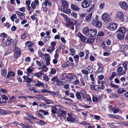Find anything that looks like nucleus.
<instances>
[{
  "instance_id": "f03ea898",
  "label": "nucleus",
  "mask_w": 128,
  "mask_h": 128,
  "mask_svg": "<svg viewBox=\"0 0 128 128\" xmlns=\"http://www.w3.org/2000/svg\"><path fill=\"white\" fill-rule=\"evenodd\" d=\"M92 24L94 26L99 28H101L102 26V23L98 20V16H97L92 21Z\"/></svg>"
},
{
  "instance_id": "864d4df0",
  "label": "nucleus",
  "mask_w": 128,
  "mask_h": 128,
  "mask_svg": "<svg viewBox=\"0 0 128 128\" xmlns=\"http://www.w3.org/2000/svg\"><path fill=\"white\" fill-rule=\"evenodd\" d=\"M53 103L54 102L53 101L48 99L46 104H53Z\"/></svg>"
},
{
  "instance_id": "c85d7f7f",
  "label": "nucleus",
  "mask_w": 128,
  "mask_h": 128,
  "mask_svg": "<svg viewBox=\"0 0 128 128\" xmlns=\"http://www.w3.org/2000/svg\"><path fill=\"white\" fill-rule=\"evenodd\" d=\"M67 22H69L70 24L71 25H74L76 23V22L75 20L73 19H70V20L69 18V20Z\"/></svg>"
},
{
  "instance_id": "de8ad7c7",
  "label": "nucleus",
  "mask_w": 128,
  "mask_h": 128,
  "mask_svg": "<svg viewBox=\"0 0 128 128\" xmlns=\"http://www.w3.org/2000/svg\"><path fill=\"white\" fill-rule=\"evenodd\" d=\"M81 72L83 74L88 75V71L86 70H81Z\"/></svg>"
},
{
  "instance_id": "79ce46f5",
  "label": "nucleus",
  "mask_w": 128,
  "mask_h": 128,
  "mask_svg": "<svg viewBox=\"0 0 128 128\" xmlns=\"http://www.w3.org/2000/svg\"><path fill=\"white\" fill-rule=\"evenodd\" d=\"M65 74H62L60 75V77L62 80H64L67 78V76L66 75L65 76Z\"/></svg>"
},
{
  "instance_id": "72a5a7b5",
  "label": "nucleus",
  "mask_w": 128,
  "mask_h": 128,
  "mask_svg": "<svg viewBox=\"0 0 128 128\" xmlns=\"http://www.w3.org/2000/svg\"><path fill=\"white\" fill-rule=\"evenodd\" d=\"M41 68L42 70V71L45 72H47L48 70V67L44 65L42 66L41 67Z\"/></svg>"
},
{
  "instance_id": "49530a36",
  "label": "nucleus",
  "mask_w": 128,
  "mask_h": 128,
  "mask_svg": "<svg viewBox=\"0 0 128 128\" xmlns=\"http://www.w3.org/2000/svg\"><path fill=\"white\" fill-rule=\"evenodd\" d=\"M66 62L67 63L68 66H74V64L73 63L69 61L67 62Z\"/></svg>"
},
{
  "instance_id": "052dcab7",
  "label": "nucleus",
  "mask_w": 128,
  "mask_h": 128,
  "mask_svg": "<svg viewBox=\"0 0 128 128\" xmlns=\"http://www.w3.org/2000/svg\"><path fill=\"white\" fill-rule=\"evenodd\" d=\"M71 15L75 18H76L77 17V14L75 12H74L71 14Z\"/></svg>"
},
{
  "instance_id": "09e8293b",
  "label": "nucleus",
  "mask_w": 128,
  "mask_h": 128,
  "mask_svg": "<svg viewBox=\"0 0 128 128\" xmlns=\"http://www.w3.org/2000/svg\"><path fill=\"white\" fill-rule=\"evenodd\" d=\"M50 59L45 60L44 62H45V64L46 65L48 66V65H49V64H50Z\"/></svg>"
},
{
  "instance_id": "6ab92c4d",
  "label": "nucleus",
  "mask_w": 128,
  "mask_h": 128,
  "mask_svg": "<svg viewBox=\"0 0 128 128\" xmlns=\"http://www.w3.org/2000/svg\"><path fill=\"white\" fill-rule=\"evenodd\" d=\"M71 8L74 10L75 11L78 10L80 9L76 5L73 4H71Z\"/></svg>"
},
{
  "instance_id": "ea45409f",
  "label": "nucleus",
  "mask_w": 128,
  "mask_h": 128,
  "mask_svg": "<svg viewBox=\"0 0 128 128\" xmlns=\"http://www.w3.org/2000/svg\"><path fill=\"white\" fill-rule=\"evenodd\" d=\"M48 93L51 94V95L54 96H57L58 95V94L57 93H56L55 92H52L50 91H49Z\"/></svg>"
},
{
  "instance_id": "aec40b11",
  "label": "nucleus",
  "mask_w": 128,
  "mask_h": 128,
  "mask_svg": "<svg viewBox=\"0 0 128 128\" xmlns=\"http://www.w3.org/2000/svg\"><path fill=\"white\" fill-rule=\"evenodd\" d=\"M126 30L124 27H122L118 29V32H119L124 34L126 32Z\"/></svg>"
},
{
  "instance_id": "4be33fe9",
  "label": "nucleus",
  "mask_w": 128,
  "mask_h": 128,
  "mask_svg": "<svg viewBox=\"0 0 128 128\" xmlns=\"http://www.w3.org/2000/svg\"><path fill=\"white\" fill-rule=\"evenodd\" d=\"M122 66L124 68V70L122 72V74H124L126 72V70H127V65L126 64L124 63L122 64Z\"/></svg>"
},
{
  "instance_id": "cd10ccee",
  "label": "nucleus",
  "mask_w": 128,
  "mask_h": 128,
  "mask_svg": "<svg viewBox=\"0 0 128 128\" xmlns=\"http://www.w3.org/2000/svg\"><path fill=\"white\" fill-rule=\"evenodd\" d=\"M8 114V112L6 110L0 109V115L2 114L4 115L7 114Z\"/></svg>"
},
{
  "instance_id": "4468645a",
  "label": "nucleus",
  "mask_w": 128,
  "mask_h": 128,
  "mask_svg": "<svg viewBox=\"0 0 128 128\" xmlns=\"http://www.w3.org/2000/svg\"><path fill=\"white\" fill-rule=\"evenodd\" d=\"M97 32V30L96 29L90 30L89 34H90L91 36H89L92 37L95 35L96 34Z\"/></svg>"
},
{
  "instance_id": "39448f33",
  "label": "nucleus",
  "mask_w": 128,
  "mask_h": 128,
  "mask_svg": "<svg viewBox=\"0 0 128 128\" xmlns=\"http://www.w3.org/2000/svg\"><path fill=\"white\" fill-rule=\"evenodd\" d=\"M6 40V37H4L2 40V43L4 45L7 46H9L12 43V40L10 38H7L6 43H5V41H4V40Z\"/></svg>"
},
{
  "instance_id": "f704fd0d",
  "label": "nucleus",
  "mask_w": 128,
  "mask_h": 128,
  "mask_svg": "<svg viewBox=\"0 0 128 128\" xmlns=\"http://www.w3.org/2000/svg\"><path fill=\"white\" fill-rule=\"evenodd\" d=\"M61 16H62L64 18V20L66 21L67 22L69 20V18L65 14L63 13L61 14Z\"/></svg>"
},
{
  "instance_id": "37998d69",
  "label": "nucleus",
  "mask_w": 128,
  "mask_h": 128,
  "mask_svg": "<svg viewBox=\"0 0 128 128\" xmlns=\"http://www.w3.org/2000/svg\"><path fill=\"white\" fill-rule=\"evenodd\" d=\"M70 51L71 53V54L72 56L74 55L75 54V50L74 48H70Z\"/></svg>"
},
{
  "instance_id": "680f3d73",
  "label": "nucleus",
  "mask_w": 128,
  "mask_h": 128,
  "mask_svg": "<svg viewBox=\"0 0 128 128\" xmlns=\"http://www.w3.org/2000/svg\"><path fill=\"white\" fill-rule=\"evenodd\" d=\"M36 114L38 116H40L41 118H44V116H42V115L38 111L36 112Z\"/></svg>"
},
{
  "instance_id": "f3484780",
  "label": "nucleus",
  "mask_w": 128,
  "mask_h": 128,
  "mask_svg": "<svg viewBox=\"0 0 128 128\" xmlns=\"http://www.w3.org/2000/svg\"><path fill=\"white\" fill-rule=\"evenodd\" d=\"M123 68L122 67L120 66L117 69V74L118 76H120L121 75H123L122 74V72L120 73L121 72Z\"/></svg>"
},
{
  "instance_id": "2eb2a0df",
  "label": "nucleus",
  "mask_w": 128,
  "mask_h": 128,
  "mask_svg": "<svg viewBox=\"0 0 128 128\" xmlns=\"http://www.w3.org/2000/svg\"><path fill=\"white\" fill-rule=\"evenodd\" d=\"M42 4H43V6H51L52 4L51 2L48 0H45L44 2H43Z\"/></svg>"
},
{
  "instance_id": "c9c22d12",
  "label": "nucleus",
  "mask_w": 128,
  "mask_h": 128,
  "mask_svg": "<svg viewBox=\"0 0 128 128\" xmlns=\"http://www.w3.org/2000/svg\"><path fill=\"white\" fill-rule=\"evenodd\" d=\"M65 48V46L62 44L60 45L59 48L58 49V50L60 52H61V50Z\"/></svg>"
},
{
  "instance_id": "bf43d9fd",
  "label": "nucleus",
  "mask_w": 128,
  "mask_h": 128,
  "mask_svg": "<svg viewBox=\"0 0 128 128\" xmlns=\"http://www.w3.org/2000/svg\"><path fill=\"white\" fill-rule=\"evenodd\" d=\"M72 122L75 123H78L79 122L78 120L76 118H72Z\"/></svg>"
},
{
  "instance_id": "9d476101",
  "label": "nucleus",
  "mask_w": 128,
  "mask_h": 128,
  "mask_svg": "<svg viewBox=\"0 0 128 128\" xmlns=\"http://www.w3.org/2000/svg\"><path fill=\"white\" fill-rule=\"evenodd\" d=\"M15 73L12 71L9 72L6 76V78L11 79L15 76Z\"/></svg>"
},
{
  "instance_id": "0eeeda50",
  "label": "nucleus",
  "mask_w": 128,
  "mask_h": 128,
  "mask_svg": "<svg viewBox=\"0 0 128 128\" xmlns=\"http://www.w3.org/2000/svg\"><path fill=\"white\" fill-rule=\"evenodd\" d=\"M117 17L120 22H122L124 21V16L122 13L120 12H118L117 15Z\"/></svg>"
},
{
  "instance_id": "ddd939ff",
  "label": "nucleus",
  "mask_w": 128,
  "mask_h": 128,
  "mask_svg": "<svg viewBox=\"0 0 128 128\" xmlns=\"http://www.w3.org/2000/svg\"><path fill=\"white\" fill-rule=\"evenodd\" d=\"M81 40L83 42H88L92 43L93 42H92L88 38H86L84 36L82 35L80 38Z\"/></svg>"
},
{
  "instance_id": "f8f14e48",
  "label": "nucleus",
  "mask_w": 128,
  "mask_h": 128,
  "mask_svg": "<svg viewBox=\"0 0 128 128\" xmlns=\"http://www.w3.org/2000/svg\"><path fill=\"white\" fill-rule=\"evenodd\" d=\"M117 28V25L116 24L112 23L110 26V29L112 30H116Z\"/></svg>"
},
{
  "instance_id": "5701e85b",
  "label": "nucleus",
  "mask_w": 128,
  "mask_h": 128,
  "mask_svg": "<svg viewBox=\"0 0 128 128\" xmlns=\"http://www.w3.org/2000/svg\"><path fill=\"white\" fill-rule=\"evenodd\" d=\"M86 69L87 71H88V73L90 74L92 73L93 72L94 69L90 66L87 67L86 68Z\"/></svg>"
},
{
  "instance_id": "1a4fd4ad",
  "label": "nucleus",
  "mask_w": 128,
  "mask_h": 128,
  "mask_svg": "<svg viewBox=\"0 0 128 128\" xmlns=\"http://www.w3.org/2000/svg\"><path fill=\"white\" fill-rule=\"evenodd\" d=\"M90 30L88 27L84 28L82 30V33L87 36H90V35L89 34Z\"/></svg>"
},
{
  "instance_id": "0e129e2a",
  "label": "nucleus",
  "mask_w": 128,
  "mask_h": 128,
  "mask_svg": "<svg viewBox=\"0 0 128 128\" xmlns=\"http://www.w3.org/2000/svg\"><path fill=\"white\" fill-rule=\"evenodd\" d=\"M84 54V53L83 52H80L79 56L80 57L83 56Z\"/></svg>"
},
{
  "instance_id": "7ed1b4c3",
  "label": "nucleus",
  "mask_w": 128,
  "mask_h": 128,
  "mask_svg": "<svg viewBox=\"0 0 128 128\" xmlns=\"http://www.w3.org/2000/svg\"><path fill=\"white\" fill-rule=\"evenodd\" d=\"M102 18L104 22L106 23L110 22L112 20L110 16L107 13L103 14L102 16Z\"/></svg>"
},
{
  "instance_id": "6e6552de",
  "label": "nucleus",
  "mask_w": 128,
  "mask_h": 128,
  "mask_svg": "<svg viewBox=\"0 0 128 128\" xmlns=\"http://www.w3.org/2000/svg\"><path fill=\"white\" fill-rule=\"evenodd\" d=\"M15 48L16 50V52H15L14 54V58L19 57L20 56V50L16 47H15Z\"/></svg>"
},
{
  "instance_id": "20e7f679",
  "label": "nucleus",
  "mask_w": 128,
  "mask_h": 128,
  "mask_svg": "<svg viewBox=\"0 0 128 128\" xmlns=\"http://www.w3.org/2000/svg\"><path fill=\"white\" fill-rule=\"evenodd\" d=\"M92 2L91 0H84L82 2L81 6L84 8L88 7Z\"/></svg>"
},
{
  "instance_id": "13d9d810",
  "label": "nucleus",
  "mask_w": 128,
  "mask_h": 128,
  "mask_svg": "<svg viewBox=\"0 0 128 128\" xmlns=\"http://www.w3.org/2000/svg\"><path fill=\"white\" fill-rule=\"evenodd\" d=\"M104 5L105 4L104 3H101L99 5V8L101 9H103L104 6Z\"/></svg>"
},
{
  "instance_id": "9b49d317",
  "label": "nucleus",
  "mask_w": 128,
  "mask_h": 128,
  "mask_svg": "<svg viewBox=\"0 0 128 128\" xmlns=\"http://www.w3.org/2000/svg\"><path fill=\"white\" fill-rule=\"evenodd\" d=\"M16 13L18 14L22 20L25 19V14L24 13H21L19 11H17L16 12Z\"/></svg>"
},
{
  "instance_id": "603ef678",
  "label": "nucleus",
  "mask_w": 128,
  "mask_h": 128,
  "mask_svg": "<svg viewBox=\"0 0 128 128\" xmlns=\"http://www.w3.org/2000/svg\"><path fill=\"white\" fill-rule=\"evenodd\" d=\"M79 124L80 125H89V123H87L86 121H83L82 122H80Z\"/></svg>"
},
{
  "instance_id": "e2e57ef3",
  "label": "nucleus",
  "mask_w": 128,
  "mask_h": 128,
  "mask_svg": "<svg viewBox=\"0 0 128 128\" xmlns=\"http://www.w3.org/2000/svg\"><path fill=\"white\" fill-rule=\"evenodd\" d=\"M79 58V56L78 55H76L74 57V59L76 61H78V60Z\"/></svg>"
},
{
  "instance_id": "69168bd1",
  "label": "nucleus",
  "mask_w": 128,
  "mask_h": 128,
  "mask_svg": "<svg viewBox=\"0 0 128 128\" xmlns=\"http://www.w3.org/2000/svg\"><path fill=\"white\" fill-rule=\"evenodd\" d=\"M49 37L48 36H46L44 37V41L45 42H47L48 41V40L49 39Z\"/></svg>"
},
{
  "instance_id": "473e14b6",
  "label": "nucleus",
  "mask_w": 128,
  "mask_h": 128,
  "mask_svg": "<svg viewBox=\"0 0 128 128\" xmlns=\"http://www.w3.org/2000/svg\"><path fill=\"white\" fill-rule=\"evenodd\" d=\"M26 44L27 47L30 48L32 45L33 44L31 42H26Z\"/></svg>"
},
{
  "instance_id": "393cba45",
  "label": "nucleus",
  "mask_w": 128,
  "mask_h": 128,
  "mask_svg": "<svg viewBox=\"0 0 128 128\" xmlns=\"http://www.w3.org/2000/svg\"><path fill=\"white\" fill-rule=\"evenodd\" d=\"M124 92V90L123 88H119L117 90V92L119 94L122 93Z\"/></svg>"
},
{
  "instance_id": "774afa93",
  "label": "nucleus",
  "mask_w": 128,
  "mask_h": 128,
  "mask_svg": "<svg viewBox=\"0 0 128 128\" xmlns=\"http://www.w3.org/2000/svg\"><path fill=\"white\" fill-rule=\"evenodd\" d=\"M123 124V125L125 126H128V122H124L121 123Z\"/></svg>"
},
{
  "instance_id": "412c9836",
  "label": "nucleus",
  "mask_w": 128,
  "mask_h": 128,
  "mask_svg": "<svg viewBox=\"0 0 128 128\" xmlns=\"http://www.w3.org/2000/svg\"><path fill=\"white\" fill-rule=\"evenodd\" d=\"M1 73L2 74L3 76L6 77V76L7 75V70L6 69L3 68L1 69Z\"/></svg>"
},
{
  "instance_id": "423d86ee",
  "label": "nucleus",
  "mask_w": 128,
  "mask_h": 128,
  "mask_svg": "<svg viewBox=\"0 0 128 128\" xmlns=\"http://www.w3.org/2000/svg\"><path fill=\"white\" fill-rule=\"evenodd\" d=\"M119 6L123 10H126L128 9V5L126 2L124 1L120 2Z\"/></svg>"
},
{
  "instance_id": "a19ab883",
  "label": "nucleus",
  "mask_w": 128,
  "mask_h": 128,
  "mask_svg": "<svg viewBox=\"0 0 128 128\" xmlns=\"http://www.w3.org/2000/svg\"><path fill=\"white\" fill-rule=\"evenodd\" d=\"M58 76H55L52 79L51 81L57 82H58Z\"/></svg>"
},
{
  "instance_id": "58836bf2",
  "label": "nucleus",
  "mask_w": 128,
  "mask_h": 128,
  "mask_svg": "<svg viewBox=\"0 0 128 128\" xmlns=\"http://www.w3.org/2000/svg\"><path fill=\"white\" fill-rule=\"evenodd\" d=\"M81 93V92H77L76 93V96L78 99H80L81 98V96H80Z\"/></svg>"
},
{
  "instance_id": "c03bdc74",
  "label": "nucleus",
  "mask_w": 128,
  "mask_h": 128,
  "mask_svg": "<svg viewBox=\"0 0 128 128\" xmlns=\"http://www.w3.org/2000/svg\"><path fill=\"white\" fill-rule=\"evenodd\" d=\"M36 5L35 4L34 2H32L31 4V7L33 9H35L36 8Z\"/></svg>"
},
{
  "instance_id": "dca6fc26",
  "label": "nucleus",
  "mask_w": 128,
  "mask_h": 128,
  "mask_svg": "<svg viewBox=\"0 0 128 128\" xmlns=\"http://www.w3.org/2000/svg\"><path fill=\"white\" fill-rule=\"evenodd\" d=\"M128 48V47L126 44L122 45L120 48V51L121 52H124Z\"/></svg>"
},
{
  "instance_id": "2f4dec72",
  "label": "nucleus",
  "mask_w": 128,
  "mask_h": 128,
  "mask_svg": "<svg viewBox=\"0 0 128 128\" xmlns=\"http://www.w3.org/2000/svg\"><path fill=\"white\" fill-rule=\"evenodd\" d=\"M42 75V73L41 71H40L37 73H35L34 76L37 77L39 78L41 77Z\"/></svg>"
},
{
  "instance_id": "b1692460",
  "label": "nucleus",
  "mask_w": 128,
  "mask_h": 128,
  "mask_svg": "<svg viewBox=\"0 0 128 128\" xmlns=\"http://www.w3.org/2000/svg\"><path fill=\"white\" fill-rule=\"evenodd\" d=\"M92 13H90L88 14L86 16L85 18V20L88 21L90 20L92 16Z\"/></svg>"
},
{
  "instance_id": "5fc2aeb1",
  "label": "nucleus",
  "mask_w": 128,
  "mask_h": 128,
  "mask_svg": "<svg viewBox=\"0 0 128 128\" xmlns=\"http://www.w3.org/2000/svg\"><path fill=\"white\" fill-rule=\"evenodd\" d=\"M104 33L102 31H100L98 32L97 36H103L104 35Z\"/></svg>"
},
{
  "instance_id": "a211bd4d",
  "label": "nucleus",
  "mask_w": 128,
  "mask_h": 128,
  "mask_svg": "<svg viewBox=\"0 0 128 128\" xmlns=\"http://www.w3.org/2000/svg\"><path fill=\"white\" fill-rule=\"evenodd\" d=\"M117 38L120 40H122L124 38V34L120 32L118 33L116 35Z\"/></svg>"
},
{
  "instance_id": "e433bc0d",
  "label": "nucleus",
  "mask_w": 128,
  "mask_h": 128,
  "mask_svg": "<svg viewBox=\"0 0 128 128\" xmlns=\"http://www.w3.org/2000/svg\"><path fill=\"white\" fill-rule=\"evenodd\" d=\"M37 123L39 125L41 126H43L46 124L45 122L40 120L38 121Z\"/></svg>"
},
{
  "instance_id": "4c0bfd02",
  "label": "nucleus",
  "mask_w": 128,
  "mask_h": 128,
  "mask_svg": "<svg viewBox=\"0 0 128 128\" xmlns=\"http://www.w3.org/2000/svg\"><path fill=\"white\" fill-rule=\"evenodd\" d=\"M26 114L28 117L34 119H37V118L34 117L32 114H31L27 112Z\"/></svg>"
},
{
  "instance_id": "a18cd8bd",
  "label": "nucleus",
  "mask_w": 128,
  "mask_h": 128,
  "mask_svg": "<svg viewBox=\"0 0 128 128\" xmlns=\"http://www.w3.org/2000/svg\"><path fill=\"white\" fill-rule=\"evenodd\" d=\"M16 18V14H14L12 16L10 17V19L14 21V18Z\"/></svg>"
},
{
  "instance_id": "7c9ffc66",
  "label": "nucleus",
  "mask_w": 128,
  "mask_h": 128,
  "mask_svg": "<svg viewBox=\"0 0 128 128\" xmlns=\"http://www.w3.org/2000/svg\"><path fill=\"white\" fill-rule=\"evenodd\" d=\"M57 109L54 106H52L51 108V112L53 114H55L56 112Z\"/></svg>"
},
{
  "instance_id": "338daca9",
  "label": "nucleus",
  "mask_w": 128,
  "mask_h": 128,
  "mask_svg": "<svg viewBox=\"0 0 128 128\" xmlns=\"http://www.w3.org/2000/svg\"><path fill=\"white\" fill-rule=\"evenodd\" d=\"M0 91L1 92H3L4 93H7V91L5 89H3L1 88L0 89Z\"/></svg>"
},
{
  "instance_id": "8fccbe9b",
  "label": "nucleus",
  "mask_w": 128,
  "mask_h": 128,
  "mask_svg": "<svg viewBox=\"0 0 128 128\" xmlns=\"http://www.w3.org/2000/svg\"><path fill=\"white\" fill-rule=\"evenodd\" d=\"M56 70L54 68H52L51 69L50 71L51 74H54L56 72Z\"/></svg>"
},
{
  "instance_id": "3c124183",
  "label": "nucleus",
  "mask_w": 128,
  "mask_h": 128,
  "mask_svg": "<svg viewBox=\"0 0 128 128\" xmlns=\"http://www.w3.org/2000/svg\"><path fill=\"white\" fill-rule=\"evenodd\" d=\"M44 56L45 58V60L50 59V55L49 54L46 53L44 54Z\"/></svg>"
},
{
  "instance_id": "6e6d98bb",
  "label": "nucleus",
  "mask_w": 128,
  "mask_h": 128,
  "mask_svg": "<svg viewBox=\"0 0 128 128\" xmlns=\"http://www.w3.org/2000/svg\"><path fill=\"white\" fill-rule=\"evenodd\" d=\"M103 69L102 66H99L98 68V72H103Z\"/></svg>"
},
{
  "instance_id": "a878e982",
  "label": "nucleus",
  "mask_w": 128,
  "mask_h": 128,
  "mask_svg": "<svg viewBox=\"0 0 128 128\" xmlns=\"http://www.w3.org/2000/svg\"><path fill=\"white\" fill-rule=\"evenodd\" d=\"M110 85L111 87L114 88L115 89H118V88L119 87V85L114 84L112 82H111L110 84Z\"/></svg>"
},
{
  "instance_id": "c756f323",
  "label": "nucleus",
  "mask_w": 128,
  "mask_h": 128,
  "mask_svg": "<svg viewBox=\"0 0 128 128\" xmlns=\"http://www.w3.org/2000/svg\"><path fill=\"white\" fill-rule=\"evenodd\" d=\"M116 74L115 72H112V74L110 76L109 78V79L110 80H112L113 78L116 76Z\"/></svg>"
},
{
  "instance_id": "4d7b16f0",
  "label": "nucleus",
  "mask_w": 128,
  "mask_h": 128,
  "mask_svg": "<svg viewBox=\"0 0 128 128\" xmlns=\"http://www.w3.org/2000/svg\"><path fill=\"white\" fill-rule=\"evenodd\" d=\"M46 6H43V4H42V10L43 11L46 12V11L47 10V8L46 7Z\"/></svg>"
},
{
  "instance_id": "f257e3e1",
  "label": "nucleus",
  "mask_w": 128,
  "mask_h": 128,
  "mask_svg": "<svg viewBox=\"0 0 128 128\" xmlns=\"http://www.w3.org/2000/svg\"><path fill=\"white\" fill-rule=\"evenodd\" d=\"M68 2L65 0L62 1V6L63 7V12L67 14H69L71 13L70 9L68 8Z\"/></svg>"
},
{
  "instance_id": "bb28decb",
  "label": "nucleus",
  "mask_w": 128,
  "mask_h": 128,
  "mask_svg": "<svg viewBox=\"0 0 128 128\" xmlns=\"http://www.w3.org/2000/svg\"><path fill=\"white\" fill-rule=\"evenodd\" d=\"M37 82L36 84V86H44V84L42 82H40L37 80Z\"/></svg>"
}]
</instances>
